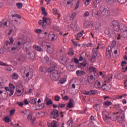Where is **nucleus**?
Listing matches in <instances>:
<instances>
[{
  "label": "nucleus",
  "mask_w": 127,
  "mask_h": 127,
  "mask_svg": "<svg viewBox=\"0 0 127 127\" xmlns=\"http://www.w3.org/2000/svg\"><path fill=\"white\" fill-rule=\"evenodd\" d=\"M9 50H11V52L12 53H15L16 52V48L15 47H12L11 48H9Z\"/></svg>",
  "instance_id": "nucleus-35"
},
{
  "label": "nucleus",
  "mask_w": 127,
  "mask_h": 127,
  "mask_svg": "<svg viewBox=\"0 0 127 127\" xmlns=\"http://www.w3.org/2000/svg\"><path fill=\"white\" fill-rule=\"evenodd\" d=\"M94 108L96 110V111H99V110H101V105H100V104H96L94 106Z\"/></svg>",
  "instance_id": "nucleus-36"
},
{
  "label": "nucleus",
  "mask_w": 127,
  "mask_h": 127,
  "mask_svg": "<svg viewBox=\"0 0 127 127\" xmlns=\"http://www.w3.org/2000/svg\"><path fill=\"white\" fill-rule=\"evenodd\" d=\"M73 106L74 105H73V100L70 99L69 103L67 104V108H69L70 109H71V108H73Z\"/></svg>",
  "instance_id": "nucleus-30"
},
{
  "label": "nucleus",
  "mask_w": 127,
  "mask_h": 127,
  "mask_svg": "<svg viewBox=\"0 0 127 127\" xmlns=\"http://www.w3.org/2000/svg\"><path fill=\"white\" fill-rule=\"evenodd\" d=\"M68 60H69V58L66 56H63L59 59V61L62 64L66 63V62H68Z\"/></svg>",
  "instance_id": "nucleus-12"
},
{
  "label": "nucleus",
  "mask_w": 127,
  "mask_h": 127,
  "mask_svg": "<svg viewBox=\"0 0 127 127\" xmlns=\"http://www.w3.org/2000/svg\"><path fill=\"white\" fill-rule=\"evenodd\" d=\"M90 15L89 11H86L83 14V17H88Z\"/></svg>",
  "instance_id": "nucleus-45"
},
{
  "label": "nucleus",
  "mask_w": 127,
  "mask_h": 127,
  "mask_svg": "<svg viewBox=\"0 0 127 127\" xmlns=\"http://www.w3.org/2000/svg\"><path fill=\"white\" fill-rule=\"evenodd\" d=\"M87 61L85 60H84L82 63H79L78 64V67L79 68H80V69H85L86 68V66H87Z\"/></svg>",
  "instance_id": "nucleus-15"
},
{
  "label": "nucleus",
  "mask_w": 127,
  "mask_h": 127,
  "mask_svg": "<svg viewBox=\"0 0 127 127\" xmlns=\"http://www.w3.org/2000/svg\"><path fill=\"white\" fill-rule=\"evenodd\" d=\"M83 2L85 5H89L90 4V0H83Z\"/></svg>",
  "instance_id": "nucleus-46"
},
{
  "label": "nucleus",
  "mask_w": 127,
  "mask_h": 127,
  "mask_svg": "<svg viewBox=\"0 0 127 127\" xmlns=\"http://www.w3.org/2000/svg\"><path fill=\"white\" fill-rule=\"evenodd\" d=\"M39 71L40 72H42L43 73H45V72H46V69H45V67L41 66L39 68Z\"/></svg>",
  "instance_id": "nucleus-40"
},
{
  "label": "nucleus",
  "mask_w": 127,
  "mask_h": 127,
  "mask_svg": "<svg viewBox=\"0 0 127 127\" xmlns=\"http://www.w3.org/2000/svg\"><path fill=\"white\" fill-rule=\"evenodd\" d=\"M15 112V109L11 110L10 112V114L11 115H13L14 113Z\"/></svg>",
  "instance_id": "nucleus-64"
},
{
  "label": "nucleus",
  "mask_w": 127,
  "mask_h": 127,
  "mask_svg": "<svg viewBox=\"0 0 127 127\" xmlns=\"http://www.w3.org/2000/svg\"><path fill=\"white\" fill-rule=\"evenodd\" d=\"M35 32H36V33H41V32H42V30L39 29H36Z\"/></svg>",
  "instance_id": "nucleus-59"
},
{
  "label": "nucleus",
  "mask_w": 127,
  "mask_h": 127,
  "mask_svg": "<svg viewBox=\"0 0 127 127\" xmlns=\"http://www.w3.org/2000/svg\"><path fill=\"white\" fill-rule=\"evenodd\" d=\"M113 118L114 120H117V119H118V115H117V114L114 113L113 114Z\"/></svg>",
  "instance_id": "nucleus-61"
},
{
  "label": "nucleus",
  "mask_w": 127,
  "mask_h": 127,
  "mask_svg": "<svg viewBox=\"0 0 127 127\" xmlns=\"http://www.w3.org/2000/svg\"><path fill=\"white\" fill-rule=\"evenodd\" d=\"M16 17L17 18H18V21L17 20V22H18V24H19V23H20V18H21V16L17 14Z\"/></svg>",
  "instance_id": "nucleus-51"
},
{
  "label": "nucleus",
  "mask_w": 127,
  "mask_h": 127,
  "mask_svg": "<svg viewBox=\"0 0 127 127\" xmlns=\"http://www.w3.org/2000/svg\"><path fill=\"white\" fill-rule=\"evenodd\" d=\"M53 104V102L51 100H49L47 101V106H49V105H52Z\"/></svg>",
  "instance_id": "nucleus-53"
},
{
  "label": "nucleus",
  "mask_w": 127,
  "mask_h": 127,
  "mask_svg": "<svg viewBox=\"0 0 127 127\" xmlns=\"http://www.w3.org/2000/svg\"><path fill=\"white\" fill-rule=\"evenodd\" d=\"M71 28H73L74 31H76L77 30V26H76L75 22H72L70 25Z\"/></svg>",
  "instance_id": "nucleus-26"
},
{
  "label": "nucleus",
  "mask_w": 127,
  "mask_h": 127,
  "mask_svg": "<svg viewBox=\"0 0 127 127\" xmlns=\"http://www.w3.org/2000/svg\"><path fill=\"white\" fill-rule=\"evenodd\" d=\"M118 1L119 3L124 4V3H126V2H127V0H118Z\"/></svg>",
  "instance_id": "nucleus-49"
},
{
  "label": "nucleus",
  "mask_w": 127,
  "mask_h": 127,
  "mask_svg": "<svg viewBox=\"0 0 127 127\" xmlns=\"http://www.w3.org/2000/svg\"><path fill=\"white\" fill-rule=\"evenodd\" d=\"M4 121L6 122V123H9L10 119H9V117H6L4 119Z\"/></svg>",
  "instance_id": "nucleus-62"
},
{
  "label": "nucleus",
  "mask_w": 127,
  "mask_h": 127,
  "mask_svg": "<svg viewBox=\"0 0 127 127\" xmlns=\"http://www.w3.org/2000/svg\"><path fill=\"white\" fill-rule=\"evenodd\" d=\"M116 78L118 79V80H121V79L124 78V75H123V73H119L116 75Z\"/></svg>",
  "instance_id": "nucleus-28"
},
{
  "label": "nucleus",
  "mask_w": 127,
  "mask_h": 127,
  "mask_svg": "<svg viewBox=\"0 0 127 127\" xmlns=\"http://www.w3.org/2000/svg\"><path fill=\"white\" fill-rule=\"evenodd\" d=\"M103 120L105 122H108L110 119H111L110 117H109V112L107 111H104L102 113Z\"/></svg>",
  "instance_id": "nucleus-11"
},
{
  "label": "nucleus",
  "mask_w": 127,
  "mask_h": 127,
  "mask_svg": "<svg viewBox=\"0 0 127 127\" xmlns=\"http://www.w3.org/2000/svg\"><path fill=\"white\" fill-rule=\"evenodd\" d=\"M122 67H125V66H126V65H127V62L126 61H123L122 63H121V64Z\"/></svg>",
  "instance_id": "nucleus-57"
},
{
  "label": "nucleus",
  "mask_w": 127,
  "mask_h": 127,
  "mask_svg": "<svg viewBox=\"0 0 127 127\" xmlns=\"http://www.w3.org/2000/svg\"><path fill=\"white\" fill-rule=\"evenodd\" d=\"M76 13H72L70 17V20H73V19H74V18L76 17Z\"/></svg>",
  "instance_id": "nucleus-43"
},
{
  "label": "nucleus",
  "mask_w": 127,
  "mask_h": 127,
  "mask_svg": "<svg viewBox=\"0 0 127 127\" xmlns=\"http://www.w3.org/2000/svg\"><path fill=\"white\" fill-rule=\"evenodd\" d=\"M68 54L70 56H73V55L74 54V51H73L72 50H70Z\"/></svg>",
  "instance_id": "nucleus-55"
},
{
  "label": "nucleus",
  "mask_w": 127,
  "mask_h": 127,
  "mask_svg": "<svg viewBox=\"0 0 127 127\" xmlns=\"http://www.w3.org/2000/svg\"><path fill=\"white\" fill-rule=\"evenodd\" d=\"M121 30V32H124L127 31V27L124 24H121L120 25L119 30Z\"/></svg>",
  "instance_id": "nucleus-19"
},
{
  "label": "nucleus",
  "mask_w": 127,
  "mask_h": 127,
  "mask_svg": "<svg viewBox=\"0 0 127 127\" xmlns=\"http://www.w3.org/2000/svg\"><path fill=\"white\" fill-rule=\"evenodd\" d=\"M76 74L77 76H78V77H82V76H84V75H85L86 71L81 70H76Z\"/></svg>",
  "instance_id": "nucleus-18"
},
{
  "label": "nucleus",
  "mask_w": 127,
  "mask_h": 127,
  "mask_svg": "<svg viewBox=\"0 0 127 127\" xmlns=\"http://www.w3.org/2000/svg\"><path fill=\"white\" fill-rule=\"evenodd\" d=\"M0 66H5L6 67H7V66H8V64H5V63H3V62L0 61Z\"/></svg>",
  "instance_id": "nucleus-47"
},
{
  "label": "nucleus",
  "mask_w": 127,
  "mask_h": 127,
  "mask_svg": "<svg viewBox=\"0 0 127 127\" xmlns=\"http://www.w3.org/2000/svg\"><path fill=\"white\" fill-rule=\"evenodd\" d=\"M100 12L103 16H109L111 14L110 10H108L105 6H101L100 8Z\"/></svg>",
  "instance_id": "nucleus-5"
},
{
  "label": "nucleus",
  "mask_w": 127,
  "mask_h": 127,
  "mask_svg": "<svg viewBox=\"0 0 127 127\" xmlns=\"http://www.w3.org/2000/svg\"><path fill=\"white\" fill-rule=\"evenodd\" d=\"M16 6L19 9H21V8H22V7H23V3H22L21 2H17Z\"/></svg>",
  "instance_id": "nucleus-31"
},
{
  "label": "nucleus",
  "mask_w": 127,
  "mask_h": 127,
  "mask_svg": "<svg viewBox=\"0 0 127 127\" xmlns=\"http://www.w3.org/2000/svg\"><path fill=\"white\" fill-rule=\"evenodd\" d=\"M8 23V25H9V21L7 19H4L2 22L0 21V27L1 26H3V27L6 28L8 25H7V23Z\"/></svg>",
  "instance_id": "nucleus-14"
},
{
  "label": "nucleus",
  "mask_w": 127,
  "mask_h": 127,
  "mask_svg": "<svg viewBox=\"0 0 127 127\" xmlns=\"http://www.w3.org/2000/svg\"><path fill=\"white\" fill-rule=\"evenodd\" d=\"M37 101V99L36 98L32 99L30 100V102L32 105H35L36 104V102Z\"/></svg>",
  "instance_id": "nucleus-41"
},
{
  "label": "nucleus",
  "mask_w": 127,
  "mask_h": 127,
  "mask_svg": "<svg viewBox=\"0 0 127 127\" xmlns=\"http://www.w3.org/2000/svg\"><path fill=\"white\" fill-rule=\"evenodd\" d=\"M100 46L101 44H98V46L96 48H94L92 49V58L90 59V62H94L96 61V58L97 57V54L99 53V49H100Z\"/></svg>",
  "instance_id": "nucleus-4"
},
{
  "label": "nucleus",
  "mask_w": 127,
  "mask_h": 127,
  "mask_svg": "<svg viewBox=\"0 0 127 127\" xmlns=\"http://www.w3.org/2000/svg\"><path fill=\"white\" fill-rule=\"evenodd\" d=\"M84 60V58H83V53H82L79 58V61H82Z\"/></svg>",
  "instance_id": "nucleus-60"
},
{
  "label": "nucleus",
  "mask_w": 127,
  "mask_h": 127,
  "mask_svg": "<svg viewBox=\"0 0 127 127\" xmlns=\"http://www.w3.org/2000/svg\"><path fill=\"white\" fill-rule=\"evenodd\" d=\"M24 91V89H23V91L21 92V91L20 90H17V96H21V94H22V93H23V91Z\"/></svg>",
  "instance_id": "nucleus-44"
},
{
  "label": "nucleus",
  "mask_w": 127,
  "mask_h": 127,
  "mask_svg": "<svg viewBox=\"0 0 127 127\" xmlns=\"http://www.w3.org/2000/svg\"><path fill=\"white\" fill-rule=\"evenodd\" d=\"M97 71L98 69L93 65H90L87 68V72L89 74H93V75H95L97 73Z\"/></svg>",
  "instance_id": "nucleus-7"
},
{
  "label": "nucleus",
  "mask_w": 127,
  "mask_h": 127,
  "mask_svg": "<svg viewBox=\"0 0 127 127\" xmlns=\"http://www.w3.org/2000/svg\"><path fill=\"white\" fill-rule=\"evenodd\" d=\"M90 120L91 121V123H95L97 121L96 119H95V117H94V116H91L90 117Z\"/></svg>",
  "instance_id": "nucleus-48"
},
{
  "label": "nucleus",
  "mask_w": 127,
  "mask_h": 127,
  "mask_svg": "<svg viewBox=\"0 0 127 127\" xmlns=\"http://www.w3.org/2000/svg\"><path fill=\"white\" fill-rule=\"evenodd\" d=\"M105 1L108 4H114V2L116 1L115 0H105Z\"/></svg>",
  "instance_id": "nucleus-34"
},
{
  "label": "nucleus",
  "mask_w": 127,
  "mask_h": 127,
  "mask_svg": "<svg viewBox=\"0 0 127 127\" xmlns=\"http://www.w3.org/2000/svg\"><path fill=\"white\" fill-rule=\"evenodd\" d=\"M103 104L105 107H110V106H112V105H113V103L111 101H106L103 103Z\"/></svg>",
  "instance_id": "nucleus-29"
},
{
  "label": "nucleus",
  "mask_w": 127,
  "mask_h": 127,
  "mask_svg": "<svg viewBox=\"0 0 127 127\" xmlns=\"http://www.w3.org/2000/svg\"><path fill=\"white\" fill-rule=\"evenodd\" d=\"M83 34H84V31H82L81 32L78 33L76 35V40H79L80 37H82V36H83Z\"/></svg>",
  "instance_id": "nucleus-24"
},
{
  "label": "nucleus",
  "mask_w": 127,
  "mask_h": 127,
  "mask_svg": "<svg viewBox=\"0 0 127 127\" xmlns=\"http://www.w3.org/2000/svg\"><path fill=\"white\" fill-rule=\"evenodd\" d=\"M67 127H73V120L70 119L67 122Z\"/></svg>",
  "instance_id": "nucleus-25"
},
{
  "label": "nucleus",
  "mask_w": 127,
  "mask_h": 127,
  "mask_svg": "<svg viewBox=\"0 0 127 127\" xmlns=\"http://www.w3.org/2000/svg\"><path fill=\"white\" fill-rule=\"evenodd\" d=\"M57 68V64H54V65L50 67L48 69V73H51L50 77L52 80L57 81L60 77V72L55 70Z\"/></svg>",
  "instance_id": "nucleus-2"
},
{
  "label": "nucleus",
  "mask_w": 127,
  "mask_h": 127,
  "mask_svg": "<svg viewBox=\"0 0 127 127\" xmlns=\"http://www.w3.org/2000/svg\"><path fill=\"white\" fill-rule=\"evenodd\" d=\"M29 114L27 116V120H28V121H30L32 119L33 113L31 111L29 112Z\"/></svg>",
  "instance_id": "nucleus-27"
},
{
  "label": "nucleus",
  "mask_w": 127,
  "mask_h": 127,
  "mask_svg": "<svg viewBox=\"0 0 127 127\" xmlns=\"http://www.w3.org/2000/svg\"><path fill=\"white\" fill-rule=\"evenodd\" d=\"M93 122H90L88 124V127H95V125L94 124Z\"/></svg>",
  "instance_id": "nucleus-54"
},
{
  "label": "nucleus",
  "mask_w": 127,
  "mask_h": 127,
  "mask_svg": "<svg viewBox=\"0 0 127 127\" xmlns=\"http://www.w3.org/2000/svg\"><path fill=\"white\" fill-rule=\"evenodd\" d=\"M97 94V90H91L89 91V95H96Z\"/></svg>",
  "instance_id": "nucleus-38"
},
{
  "label": "nucleus",
  "mask_w": 127,
  "mask_h": 127,
  "mask_svg": "<svg viewBox=\"0 0 127 127\" xmlns=\"http://www.w3.org/2000/svg\"><path fill=\"white\" fill-rule=\"evenodd\" d=\"M55 101H56V102H58V101H60V96L58 95H56L55 97Z\"/></svg>",
  "instance_id": "nucleus-56"
},
{
  "label": "nucleus",
  "mask_w": 127,
  "mask_h": 127,
  "mask_svg": "<svg viewBox=\"0 0 127 127\" xmlns=\"http://www.w3.org/2000/svg\"><path fill=\"white\" fill-rule=\"evenodd\" d=\"M74 66H75V65H74V64L73 63V62L68 63L66 64V67L67 70H68V71H70V72H71L72 71H74Z\"/></svg>",
  "instance_id": "nucleus-10"
},
{
  "label": "nucleus",
  "mask_w": 127,
  "mask_h": 127,
  "mask_svg": "<svg viewBox=\"0 0 127 127\" xmlns=\"http://www.w3.org/2000/svg\"><path fill=\"white\" fill-rule=\"evenodd\" d=\"M117 44V43L116 42V41H113L112 43V48H113V49H115V47L116 46V45Z\"/></svg>",
  "instance_id": "nucleus-52"
},
{
  "label": "nucleus",
  "mask_w": 127,
  "mask_h": 127,
  "mask_svg": "<svg viewBox=\"0 0 127 127\" xmlns=\"http://www.w3.org/2000/svg\"><path fill=\"white\" fill-rule=\"evenodd\" d=\"M58 107L60 108H65V107H66V105L64 104H59Z\"/></svg>",
  "instance_id": "nucleus-58"
},
{
  "label": "nucleus",
  "mask_w": 127,
  "mask_h": 127,
  "mask_svg": "<svg viewBox=\"0 0 127 127\" xmlns=\"http://www.w3.org/2000/svg\"><path fill=\"white\" fill-rule=\"evenodd\" d=\"M53 12L54 14H57V9H56V8H53Z\"/></svg>",
  "instance_id": "nucleus-63"
},
{
  "label": "nucleus",
  "mask_w": 127,
  "mask_h": 127,
  "mask_svg": "<svg viewBox=\"0 0 127 127\" xmlns=\"http://www.w3.org/2000/svg\"><path fill=\"white\" fill-rule=\"evenodd\" d=\"M33 47L35 50H37V51H38L39 52H43V50L40 46H39L37 45H34Z\"/></svg>",
  "instance_id": "nucleus-22"
},
{
  "label": "nucleus",
  "mask_w": 127,
  "mask_h": 127,
  "mask_svg": "<svg viewBox=\"0 0 127 127\" xmlns=\"http://www.w3.org/2000/svg\"><path fill=\"white\" fill-rule=\"evenodd\" d=\"M113 50H114V49H113L110 46H109L107 49H106V57L107 59H109L111 57V55L112 54V52H113Z\"/></svg>",
  "instance_id": "nucleus-8"
},
{
  "label": "nucleus",
  "mask_w": 127,
  "mask_h": 127,
  "mask_svg": "<svg viewBox=\"0 0 127 127\" xmlns=\"http://www.w3.org/2000/svg\"><path fill=\"white\" fill-rule=\"evenodd\" d=\"M66 82V78H63L60 79V83L61 84H64Z\"/></svg>",
  "instance_id": "nucleus-42"
},
{
  "label": "nucleus",
  "mask_w": 127,
  "mask_h": 127,
  "mask_svg": "<svg viewBox=\"0 0 127 127\" xmlns=\"http://www.w3.org/2000/svg\"><path fill=\"white\" fill-rule=\"evenodd\" d=\"M9 86L10 90H14L15 88V87L12 83H10L9 84Z\"/></svg>",
  "instance_id": "nucleus-50"
},
{
  "label": "nucleus",
  "mask_w": 127,
  "mask_h": 127,
  "mask_svg": "<svg viewBox=\"0 0 127 127\" xmlns=\"http://www.w3.org/2000/svg\"><path fill=\"white\" fill-rule=\"evenodd\" d=\"M52 115L54 116V119H57L59 117V113H58V110L57 109H53L52 111Z\"/></svg>",
  "instance_id": "nucleus-17"
},
{
  "label": "nucleus",
  "mask_w": 127,
  "mask_h": 127,
  "mask_svg": "<svg viewBox=\"0 0 127 127\" xmlns=\"http://www.w3.org/2000/svg\"><path fill=\"white\" fill-rule=\"evenodd\" d=\"M58 126H59L58 122L54 120L51 123H48V127H58Z\"/></svg>",
  "instance_id": "nucleus-13"
},
{
  "label": "nucleus",
  "mask_w": 127,
  "mask_h": 127,
  "mask_svg": "<svg viewBox=\"0 0 127 127\" xmlns=\"http://www.w3.org/2000/svg\"><path fill=\"white\" fill-rule=\"evenodd\" d=\"M49 39L51 41H54L55 40V35L52 32H50L49 34Z\"/></svg>",
  "instance_id": "nucleus-23"
},
{
  "label": "nucleus",
  "mask_w": 127,
  "mask_h": 127,
  "mask_svg": "<svg viewBox=\"0 0 127 127\" xmlns=\"http://www.w3.org/2000/svg\"><path fill=\"white\" fill-rule=\"evenodd\" d=\"M112 23L114 30H115V31H120V24L119 23V21L115 20L112 21Z\"/></svg>",
  "instance_id": "nucleus-9"
},
{
  "label": "nucleus",
  "mask_w": 127,
  "mask_h": 127,
  "mask_svg": "<svg viewBox=\"0 0 127 127\" xmlns=\"http://www.w3.org/2000/svg\"><path fill=\"white\" fill-rule=\"evenodd\" d=\"M29 112H31L29 110H25V111H22L21 112V114H24L25 116H27V115H29Z\"/></svg>",
  "instance_id": "nucleus-39"
},
{
  "label": "nucleus",
  "mask_w": 127,
  "mask_h": 127,
  "mask_svg": "<svg viewBox=\"0 0 127 127\" xmlns=\"http://www.w3.org/2000/svg\"><path fill=\"white\" fill-rule=\"evenodd\" d=\"M19 39L21 40V42L18 41V48H17V50H19L20 48H21V46L22 45V43L23 44V49L25 51H28L29 49L30 48V45L29 42H28V40L27 37H22V38H19Z\"/></svg>",
  "instance_id": "nucleus-3"
},
{
  "label": "nucleus",
  "mask_w": 127,
  "mask_h": 127,
  "mask_svg": "<svg viewBox=\"0 0 127 127\" xmlns=\"http://www.w3.org/2000/svg\"><path fill=\"white\" fill-rule=\"evenodd\" d=\"M105 34L109 35L110 37H115L116 36V34L115 33V32H112L109 33H107V32H106Z\"/></svg>",
  "instance_id": "nucleus-32"
},
{
  "label": "nucleus",
  "mask_w": 127,
  "mask_h": 127,
  "mask_svg": "<svg viewBox=\"0 0 127 127\" xmlns=\"http://www.w3.org/2000/svg\"><path fill=\"white\" fill-rule=\"evenodd\" d=\"M47 52L49 54H51L54 51V47L50 45H47Z\"/></svg>",
  "instance_id": "nucleus-16"
},
{
  "label": "nucleus",
  "mask_w": 127,
  "mask_h": 127,
  "mask_svg": "<svg viewBox=\"0 0 127 127\" xmlns=\"http://www.w3.org/2000/svg\"><path fill=\"white\" fill-rule=\"evenodd\" d=\"M30 123L31 125H35V122H36V117H33L31 120Z\"/></svg>",
  "instance_id": "nucleus-37"
},
{
  "label": "nucleus",
  "mask_w": 127,
  "mask_h": 127,
  "mask_svg": "<svg viewBox=\"0 0 127 127\" xmlns=\"http://www.w3.org/2000/svg\"><path fill=\"white\" fill-rule=\"evenodd\" d=\"M29 69H30V68L28 66L22 67L21 69V73L22 74H25L27 71H29Z\"/></svg>",
  "instance_id": "nucleus-20"
},
{
  "label": "nucleus",
  "mask_w": 127,
  "mask_h": 127,
  "mask_svg": "<svg viewBox=\"0 0 127 127\" xmlns=\"http://www.w3.org/2000/svg\"><path fill=\"white\" fill-rule=\"evenodd\" d=\"M121 35L122 37H124V38H127V31H125L124 32H121Z\"/></svg>",
  "instance_id": "nucleus-33"
},
{
  "label": "nucleus",
  "mask_w": 127,
  "mask_h": 127,
  "mask_svg": "<svg viewBox=\"0 0 127 127\" xmlns=\"http://www.w3.org/2000/svg\"><path fill=\"white\" fill-rule=\"evenodd\" d=\"M50 21L49 19L46 18V17H43V20H40L39 21V24L40 25H42V27L43 28H45L47 25V22Z\"/></svg>",
  "instance_id": "nucleus-6"
},
{
  "label": "nucleus",
  "mask_w": 127,
  "mask_h": 127,
  "mask_svg": "<svg viewBox=\"0 0 127 127\" xmlns=\"http://www.w3.org/2000/svg\"><path fill=\"white\" fill-rule=\"evenodd\" d=\"M99 75L100 76H101L102 78H104L105 80L104 82L101 81L96 82L95 84V88H96V89H102V90L108 91V90H110L111 87H109L106 83H109V82H111V81L113 80V75L109 74L106 77V78H105V76H104V74L102 72H100Z\"/></svg>",
  "instance_id": "nucleus-1"
},
{
  "label": "nucleus",
  "mask_w": 127,
  "mask_h": 127,
  "mask_svg": "<svg viewBox=\"0 0 127 127\" xmlns=\"http://www.w3.org/2000/svg\"><path fill=\"white\" fill-rule=\"evenodd\" d=\"M88 81L89 83L92 84L95 82V77H94V75H90V76H88Z\"/></svg>",
  "instance_id": "nucleus-21"
}]
</instances>
